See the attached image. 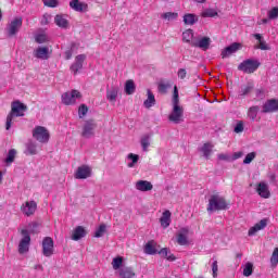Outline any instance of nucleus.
Returning <instances> with one entry per match:
<instances>
[{
    "label": "nucleus",
    "mask_w": 278,
    "mask_h": 278,
    "mask_svg": "<svg viewBox=\"0 0 278 278\" xmlns=\"http://www.w3.org/2000/svg\"><path fill=\"white\" fill-rule=\"evenodd\" d=\"M225 210H229V204L227 203L225 197L218 193L212 194L208 199L206 212L212 214V212H223Z\"/></svg>",
    "instance_id": "1"
},
{
    "label": "nucleus",
    "mask_w": 278,
    "mask_h": 278,
    "mask_svg": "<svg viewBox=\"0 0 278 278\" xmlns=\"http://www.w3.org/2000/svg\"><path fill=\"white\" fill-rule=\"evenodd\" d=\"M25 112H27V105L21 101L17 100L11 103V112L8 114L5 123L7 131H10L12 127V121L18 116H25Z\"/></svg>",
    "instance_id": "2"
},
{
    "label": "nucleus",
    "mask_w": 278,
    "mask_h": 278,
    "mask_svg": "<svg viewBox=\"0 0 278 278\" xmlns=\"http://www.w3.org/2000/svg\"><path fill=\"white\" fill-rule=\"evenodd\" d=\"M97 122L94 119H87L81 125V138H86L87 140H90V138H94L97 134Z\"/></svg>",
    "instance_id": "3"
},
{
    "label": "nucleus",
    "mask_w": 278,
    "mask_h": 278,
    "mask_svg": "<svg viewBox=\"0 0 278 278\" xmlns=\"http://www.w3.org/2000/svg\"><path fill=\"white\" fill-rule=\"evenodd\" d=\"M172 105L173 109L168 115V121L175 125L184 123V106H181L179 103H172Z\"/></svg>",
    "instance_id": "4"
},
{
    "label": "nucleus",
    "mask_w": 278,
    "mask_h": 278,
    "mask_svg": "<svg viewBox=\"0 0 278 278\" xmlns=\"http://www.w3.org/2000/svg\"><path fill=\"white\" fill-rule=\"evenodd\" d=\"M33 138H35V140L41 144H47V142H49V138H51V135L49 134V130L45 128V126H36L33 129Z\"/></svg>",
    "instance_id": "5"
},
{
    "label": "nucleus",
    "mask_w": 278,
    "mask_h": 278,
    "mask_svg": "<svg viewBox=\"0 0 278 278\" xmlns=\"http://www.w3.org/2000/svg\"><path fill=\"white\" fill-rule=\"evenodd\" d=\"M23 27V17H15L13 18L5 28L7 36L9 38H12L13 36H16L18 31H21V28Z\"/></svg>",
    "instance_id": "6"
},
{
    "label": "nucleus",
    "mask_w": 278,
    "mask_h": 278,
    "mask_svg": "<svg viewBox=\"0 0 278 278\" xmlns=\"http://www.w3.org/2000/svg\"><path fill=\"white\" fill-rule=\"evenodd\" d=\"M21 235L23 236V238L21 239L18 244V253L23 255L29 252V244H31V236L29 235V230L27 229H22Z\"/></svg>",
    "instance_id": "7"
},
{
    "label": "nucleus",
    "mask_w": 278,
    "mask_h": 278,
    "mask_svg": "<svg viewBox=\"0 0 278 278\" xmlns=\"http://www.w3.org/2000/svg\"><path fill=\"white\" fill-rule=\"evenodd\" d=\"M260 61L248 59L243 61L241 64H239L238 68L239 71H242L243 73H248L251 75V73H255L257 68H260Z\"/></svg>",
    "instance_id": "8"
},
{
    "label": "nucleus",
    "mask_w": 278,
    "mask_h": 278,
    "mask_svg": "<svg viewBox=\"0 0 278 278\" xmlns=\"http://www.w3.org/2000/svg\"><path fill=\"white\" fill-rule=\"evenodd\" d=\"M61 99L64 105H75V103H77V99H81V92L78 90L67 91L62 94Z\"/></svg>",
    "instance_id": "9"
},
{
    "label": "nucleus",
    "mask_w": 278,
    "mask_h": 278,
    "mask_svg": "<svg viewBox=\"0 0 278 278\" xmlns=\"http://www.w3.org/2000/svg\"><path fill=\"white\" fill-rule=\"evenodd\" d=\"M210 45H212L210 37H198L191 41V47H197L198 49H202V51H207Z\"/></svg>",
    "instance_id": "10"
},
{
    "label": "nucleus",
    "mask_w": 278,
    "mask_h": 278,
    "mask_svg": "<svg viewBox=\"0 0 278 278\" xmlns=\"http://www.w3.org/2000/svg\"><path fill=\"white\" fill-rule=\"evenodd\" d=\"M51 53H53V50L49 49V47H38L34 50V56L37 60H49Z\"/></svg>",
    "instance_id": "11"
},
{
    "label": "nucleus",
    "mask_w": 278,
    "mask_h": 278,
    "mask_svg": "<svg viewBox=\"0 0 278 278\" xmlns=\"http://www.w3.org/2000/svg\"><path fill=\"white\" fill-rule=\"evenodd\" d=\"M273 112H278V100L269 99L263 104V114H273Z\"/></svg>",
    "instance_id": "12"
},
{
    "label": "nucleus",
    "mask_w": 278,
    "mask_h": 278,
    "mask_svg": "<svg viewBox=\"0 0 278 278\" xmlns=\"http://www.w3.org/2000/svg\"><path fill=\"white\" fill-rule=\"evenodd\" d=\"M42 254L45 257H51L53 254V239L51 237H46L42 241Z\"/></svg>",
    "instance_id": "13"
},
{
    "label": "nucleus",
    "mask_w": 278,
    "mask_h": 278,
    "mask_svg": "<svg viewBox=\"0 0 278 278\" xmlns=\"http://www.w3.org/2000/svg\"><path fill=\"white\" fill-rule=\"evenodd\" d=\"M85 61H86V54H79L76 56L75 62L71 66V71L72 73H74V75H77V72L84 68Z\"/></svg>",
    "instance_id": "14"
},
{
    "label": "nucleus",
    "mask_w": 278,
    "mask_h": 278,
    "mask_svg": "<svg viewBox=\"0 0 278 278\" xmlns=\"http://www.w3.org/2000/svg\"><path fill=\"white\" fill-rule=\"evenodd\" d=\"M54 23L61 29H68V27H71V23L68 22L67 16L65 14H56L54 16Z\"/></svg>",
    "instance_id": "15"
},
{
    "label": "nucleus",
    "mask_w": 278,
    "mask_h": 278,
    "mask_svg": "<svg viewBox=\"0 0 278 278\" xmlns=\"http://www.w3.org/2000/svg\"><path fill=\"white\" fill-rule=\"evenodd\" d=\"M25 155H38V143L34 140H28L25 143Z\"/></svg>",
    "instance_id": "16"
},
{
    "label": "nucleus",
    "mask_w": 278,
    "mask_h": 278,
    "mask_svg": "<svg viewBox=\"0 0 278 278\" xmlns=\"http://www.w3.org/2000/svg\"><path fill=\"white\" fill-rule=\"evenodd\" d=\"M136 190H139V192H151L153 190V184L148 180H138L135 184Z\"/></svg>",
    "instance_id": "17"
},
{
    "label": "nucleus",
    "mask_w": 278,
    "mask_h": 278,
    "mask_svg": "<svg viewBox=\"0 0 278 278\" xmlns=\"http://www.w3.org/2000/svg\"><path fill=\"white\" fill-rule=\"evenodd\" d=\"M92 170L90 169L89 166L83 165L77 168V172L75 174L76 179H88L90 177Z\"/></svg>",
    "instance_id": "18"
},
{
    "label": "nucleus",
    "mask_w": 278,
    "mask_h": 278,
    "mask_svg": "<svg viewBox=\"0 0 278 278\" xmlns=\"http://www.w3.org/2000/svg\"><path fill=\"white\" fill-rule=\"evenodd\" d=\"M240 47L241 46L238 42H233L232 45L226 47L220 54L223 60H225L226 58H229L230 55H233L236 51H239Z\"/></svg>",
    "instance_id": "19"
},
{
    "label": "nucleus",
    "mask_w": 278,
    "mask_h": 278,
    "mask_svg": "<svg viewBox=\"0 0 278 278\" xmlns=\"http://www.w3.org/2000/svg\"><path fill=\"white\" fill-rule=\"evenodd\" d=\"M70 8H72V10L75 12H88V3L79 0H72L70 2Z\"/></svg>",
    "instance_id": "20"
},
{
    "label": "nucleus",
    "mask_w": 278,
    "mask_h": 278,
    "mask_svg": "<svg viewBox=\"0 0 278 278\" xmlns=\"http://www.w3.org/2000/svg\"><path fill=\"white\" fill-rule=\"evenodd\" d=\"M37 207L38 204H36V201L26 202L25 205L22 206V212L26 216H31L35 214Z\"/></svg>",
    "instance_id": "21"
},
{
    "label": "nucleus",
    "mask_w": 278,
    "mask_h": 278,
    "mask_svg": "<svg viewBox=\"0 0 278 278\" xmlns=\"http://www.w3.org/2000/svg\"><path fill=\"white\" fill-rule=\"evenodd\" d=\"M267 225H268V219H261L258 223H256L253 227L249 229L248 235L255 236L257 231H262V229H266Z\"/></svg>",
    "instance_id": "22"
},
{
    "label": "nucleus",
    "mask_w": 278,
    "mask_h": 278,
    "mask_svg": "<svg viewBox=\"0 0 278 278\" xmlns=\"http://www.w3.org/2000/svg\"><path fill=\"white\" fill-rule=\"evenodd\" d=\"M256 192L262 197V199L270 198V190L268 189V184L264 181L257 185Z\"/></svg>",
    "instance_id": "23"
},
{
    "label": "nucleus",
    "mask_w": 278,
    "mask_h": 278,
    "mask_svg": "<svg viewBox=\"0 0 278 278\" xmlns=\"http://www.w3.org/2000/svg\"><path fill=\"white\" fill-rule=\"evenodd\" d=\"M81 238H86V229L83 226H77L72 233V240L77 242Z\"/></svg>",
    "instance_id": "24"
},
{
    "label": "nucleus",
    "mask_w": 278,
    "mask_h": 278,
    "mask_svg": "<svg viewBox=\"0 0 278 278\" xmlns=\"http://www.w3.org/2000/svg\"><path fill=\"white\" fill-rule=\"evenodd\" d=\"M170 211L163 212L162 217L160 218L161 227H163V229L170 227Z\"/></svg>",
    "instance_id": "25"
},
{
    "label": "nucleus",
    "mask_w": 278,
    "mask_h": 278,
    "mask_svg": "<svg viewBox=\"0 0 278 278\" xmlns=\"http://www.w3.org/2000/svg\"><path fill=\"white\" fill-rule=\"evenodd\" d=\"M147 255H155L157 253V243L154 240L149 241L144 247Z\"/></svg>",
    "instance_id": "26"
},
{
    "label": "nucleus",
    "mask_w": 278,
    "mask_h": 278,
    "mask_svg": "<svg viewBox=\"0 0 278 278\" xmlns=\"http://www.w3.org/2000/svg\"><path fill=\"white\" fill-rule=\"evenodd\" d=\"M188 228L180 229V233L177 236V243L180 244V247H186L188 244Z\"/></svg>",
    "instance_id": "27"
},
{
    "label": "nucleus",
    "mask_w": 278,
    "mask_h": 278,
    "mask_svg": "<svg viewBox=\"0 0 278 278\" xmlns=\"http://www.w3.org/2000/svg\"><path fill=\"white\" fill-rule=\"evenodd\" d=\"M136 277V273L131 267H123L119 269V278H134Z\"/></svg>",
    "instance_id": "28"
},
{
    "label": "nucleus",
    "mask_w": 278,
    "mask_h": 278,
    "mask_svg": "<svg viewBox=\"0 0 278 278\" xmlns=\"http://www.w3.org/2000/svg\"><path fill=\"white\" fill-rule=\"evenodd\" d=\"M255 40H258V46H256V49H261V51H268V43H266V41L264 40V37H262V35L260 34H254L253 35Z\"/></svg>",
    "instance_id": "29"
},
{
    "label": "nucleus",
    "mask_w": 278,
    "mask_h": 278,
    "mask_svg": "<svg viewBox=\"0 0 278 278\" xmlns=\"http://www.w3.org/2000/svg\"><path fill=\"white\" fill-rule=\"evenodd\" d=\"M255 86L253 85V83H248L247 85L241 87L239 91V97H247L248 94H251Z\"/></svg>",
    "instance_id": "30"
},
{
    "label": "nucleus",
    "mask_w": 278,
    "mask_h": 278,
    "mask_svg": "<svg viewBox=\"0 0 278 278\" xmlns=\"http://www.w3.org/2000/svg\"><path fill=\"white\" fill-rule=\"evenodd\" d=\"M182 40L184 42H187L188 45L192 46V40H197V38H194V30L192 29H187L182 33Z\"/></svg>",
    "instance_id": "31"
},
{
    "label": "nucleus",
    "mask_w": 278,
    "mask_h": 278,
    "mask_svg": "<svg viewBox=\"0 0 278 278\" xmlns=\"http://www.w3.org/2000/svg\"><path fill=\"white\" fill-rule=\"evenodd\" d=\"M184 23L185 25H194L195 23H199V16L192 13H187L184 15Z\"/></svg>",
    "instance_id": "32"
},
{
    "label": "nucleus",
    "mask_w": 278,
    "mask_h": 278,
    "mask_svg": "<svg viewBox=\"0 0 278 278\" xmlns=\"http://www.w3.org/2000/svg\"><path fill=\"white\" fill-rule=\"evenodd\" d=\"M143 105L148 110H149V108H153V105H155V96L153 94V92L150 91V89H148V98L143 102Z\"/></svg>",
    "instance_id": "33"
},
{
    "label": "nucleus",
    "mask_w": 278,
    "mask_h": 278,
    "mask_svg": "<svg viewBox=\"0 0 278 278\" xmlns=\"http://www.w3.org/2000/svg\"><path fill=\"white\" fill-rule=\"evenodd\" d=\"M140 144L142 147V151H149V147H151V136L143 135L140 140Z\"/></svg>",
    "instance_id": "34"
},
{
    "label": "nucleus",
    "mask_w": 278,
    "mask_h": 278,
    "mask_svg": "<svg viewBox=\"0 0 278 278\" xmlns=\"http://www.w3.org/2000/svg\"><path fill=\"white\" fill-rule=\"evenodd\" d=\"M212 149H214V146L212 143H204L200 151L201 153H203L206 160H210V155H212Z\"/></svg>",
    "instance_id": "35"
},
{
    "label": "nucleus",
    "mask_w": 278,
    "mask_h": 278,
    "mask_svg": "<svg viewBox=\"0 0 278 278\" xmlns=\"http://www.w3.org/2000/svg\"><path fill=\"white\" fill-rule=\"evenodd\" d=\"M117 97H118V88L113 87L106 91L108 101L114 102V101H116Z\"/></svg>",
    "instance_id": "36"
},
{
    "label": "nucleus",
    "mask_w": 278,
    "mask_h": 278,
    "mask_svg": "<svg viewBox=\"0 0 278 278\" xmlns=\"http://www.w3.org/2000/svg\"><path fill=\"white\" fill-rule=\"evenodd\" d=\"M258 112H260V106L257 105L251 106L248 110V117L250 118V121H255V118H257Z\"/></svg>",
    "instance_id": "37"
},
{
    "label": "nucleus",
    "mask_w": 278,
    "mask_h": 278,
    "mask_svg": "<svg viewBox=\"0 0 278 278\" xmlns=\"http://www.w3.org/2000/svg\"><path fill=\"white\" fill-rule=\"evenodd\" d=\"M125 92L126 94H134L136 92V84L134 80H127L125 84Z\"/></svg>",
    "instance_id": "38"
},
{
    "label": "nucleus",
    "mask_w": 278,
    "mask_h": 278,
    "mask_svg": "<svg viewBox=\"0 0 278 278\" xmlns=\"http://www.w3.org/2000/svg\"><path fill=\"white\" fill-rule=\"evenodd\" d=\"M201 16L203 18H214V16H218V12L214 9H205L202 13Z\"/></svg>",
    "instance_id": "39"
},
{
    "label": "nucleus",
    "mask_w": 278,
    "mask_h": 278,
    "mask_svg": "<svg viewBox=\"0 0 278 278\" xmlns=\"http://www.w3.org/2000/svg\"><path fill=\"white\" fill-rule=\"evenodd\" d=\"M179 17V13L176 12H166L161 15V18H164L165 21H177Z\"/></svg>",
    "instance_id": "40"
},
{
    "label": "nucleus",
    "mask_w": 278,
    "mask_h": 278,
    "mask_svg": "<svg viewBox=\"0 0 278 278\" xmlns=\"http://www.w3.org/2000/svg\"><path fill=\"white\" fill-rule=\"evenodd\" d=\"M253 275V263L248 262L243 268V277H251Z\"/></svg>",
    "instance_id": "41"
},
{
    "label": "nucleus",
    "mask_w": 278,
    "mask_h": 278,
    "mask_svg": "<svg viewBox=\"0 0 278 278\" xmlns=\"http://www.w3.org/2000/svg\"><path fill=\"white\" fill-rule=\"evenodd\" d=\"M128 160H131V163H128V168H134L136 164H138V161L140 160V156L138 154L129 153Z\"/></svg>",
    "instance_id": "42"
},
{
    "label": "nucleus",
    "mask_w": 278,
    "mask_h": 278,
    "mask_svg": "<svg viewBox=\"0 0 278 278\" xmlns=\"http://www.w3.org/2000/svg\"><path fill=\"white\" fill-rule=\"evenodd\" d=\"M113 270H118L123 266V256H116L112 261Z\"/></svg>",
    "instance_id": "43"
},
{
    "label": "nucleus",
    "mask_w": 278,
    "mask_h": 278,
    "mask_svg": "<svg viewBox=\"0 0 278 278\" xmlns=\"http://www.w3.org/2000/svg\"><path fill=\"white\" fill-rule=\"evenodd\" d=\"M267 16L269 21H275L278 18V7H274L271 10L267 12Z\"/></svg>",
    "instance_id": "44"
},
{
    "label": "nucleus",
    "mask_w": 278,
    "mask_h": 278,
    "mask_svg": "<svg viewBox=\"0 0 278 278\" xmlns=\"http://www.w3.org/2000/svg\"><path fill=\"white\" fill-rule=\"evenodd\" d=\"M15 157H16V150L11 149L7 155L5 163L12 164V162H14Z\"/></svg>",
    "instance_id": "45"
},
{
    "label": "nucleus",
    "mask_w": 278,
    "mask_h": 278,
    "mask_svg": "<svg viewBox=\"0 0 278 278\" xmlns=\"http://www.w3.org/2000/svg\"><path fill=\"white\" fill-rule=\"evenodd\" d=\"M105 229H106L105 224H101L94 232V238H103V235L105 233Z\"/></svg>",
    "instance_id": "46"
},
{
    "label": "nucleus",
    "mask_w": 278,
    "mask_h": 278,
    "mask_svg": "<svg viewBox=\"0 0 278 278\" xmlns=\"http://www.w3.org/2000/svg\"><path fill=\"white\" fill-rule=\"evenodd\" d=\"M88 114V106L86 104H81L78 109V116L79 118H84Z\"/></svg>",
    "instance_id": "47"
},
{
    "label": "nucleus",
    "mask_w": 278,
    "mask_h": 278,
    "mask_svg": "<svg viewBox=\"0 0 278 278\" xmlns=\"http://www.w3.org/2000/svg\"><path fill=\"white\" fill-rule=\"evenodd\" d=\"M256 155L257 154L255 152L248 153L245 159L243 160V164H251V162L255 160Z\"/></svg>",
    "instance_id": "48"
},
{
    "label": "nucleus",
    "mask_w": 278,
    "mask_h": 278,
    "mask_svg": "<svg viewBox=\"0 0 278 278\" xmlns=\"http://www.w3.org/2000/svg\"><path fill=\"white\" fill-rule=\"evenodd\" d=\"M270 262H271L273 266H277V264H278V248L274 249V252L270 257Z\"/></svg>",
    "instance_id": "49"
},
{
    "label": "nucleus",
    "mask_w": 278,
    "mask_h": 278,
    "mask_svg": "<svg viewBox=\"0 0 278 278\" xmlns=\"http://www.w3.org/2000/svg\"><path fill=\"white\" fill-rule=\"evenodd\" d=\"M172 103H179V89L177 86L174 87Z\"/></svg>",
    "instance_id": "50"
},
{
    "label": "nucleus",
    "mask_w": 278,
    "mask_h": 278,
    "mask_svg": "<svg viewBox=\"0 0 278 278\" xmlns=\"http://www.w3.org/2000/svg\"><path fill=\"white\" fill-rule=\"evenodd\" d=\"M242 131H244V123H242V121H240L235 126V134H242Z\"/></svg>",
    "instance_id": "51"
},
{
    "label": "nucleus",
    "mask_w": 278,
    "mask_h": 278,
    "mask_svg": "<svg viewBox=\"0 0 278 278\" xmlns=\"http://www.w3.org/2000/svg\"><path fill=\"white\" fill-rule=\"evenodd\" d=\"M36 42H38V45H42L45 42H47V35L45 34H40V35H37L36 38H35Z\"/></svg>",
    "instance_id": "52"
},
{
    "label": "nucleus",
    "mask_w": 278,
    "mask_h": 278,
    "mask_svg": "<svg viewBox=\"0 0 278 278\" xmlns=\"http://www.w3.org/2000/svg\"><path fill=\"white\" fill-rule=\"evenodd\" d=\"M51 14L46 13L41 18V25H49L51 23Z\"/></svg>",
    "instance_id": "53"
},
{
    "label": "nucleus",
    "mask_w": 278,
    "mask_h": 278,
    "mask_svg": "<svg viewBox=\"0 0 278 278\" xmlns=\"http://www.w3.org/2000/svg\"><path fill=\"white\" fill-rule=\"evenodd\" d=\"M177 76H178V79L184 80L188 76V72L186 71V68H179L177 72Z\"/></svg>",
    "instance_id": "54"
},
{
    "label": "nucleus",
    "mask_w": 278,
    "mask_h": 278,
    "mask_svg": "<svg viewBox=\"0 0 278 278\" xmlns=\"http://www.w3.org/2000/svg\"><path fill=\"white\" fill-rule=\"evenodd\" d=\"M45 5L48 8H56L58 0H43Z\"/></svg>",
    "instance_id": "55"
},
{
    "label": "nucleus",
    "mask_w": 278,
    "mask_h": 278,
    "mask_svg": "<svg viewBox=\"0 0 278 278\" xmlns=\"http://www.w3.org/2000/svg\"><path fill=\"white\" fill-rule=\"evenodd\" d=\"M213 277H218V261H215L212 265Z\"/></svg>",
    "instance_id": "56"
},
{
    "label": "nucleus",
    "mask_w": 278,
    "mask_h": 278,
    "mask_svg": "<svg viewBox=\"0 0 278 278\" xmlns=\"http://www.w3.org/2000/svg\"><path fill=\"white\" fill-rule=\"evenodd\" d=\"M75 46H72L71 49H67L65 52H64V55H65V60H71L73 58V48Z\"/></svg>",
    "instance_id": "57"
},
{
    "label": "nucleus",
    "mask_w": 278,
    "mask_h": 278,
    "mask_svg": "<svg viewBox=\"0 0 278 278\" xmlns=\"http://www.w3.org/2000/svg\"><path fill=\"white\" fill-rule=\"evenodd\" d=\"M166 90H168V85L166 84H159V92H162L163 94H166Z\"/></svg>",
    "instance_id": "58"
},
{
    "label": "nucleus",
    "mask_w": 278,
    "mask_h": 278,
    "mask_svg": "<svg viewBox=\"0 0 278 278\" xmlns=\"http://www.w3.org/2000/svg\"><path fill=\"white\" fill-rule=\"evenodd\" d=\"M159 255H162V257H168V249H161V251H159Z\"/></svg>",
    "instance_id": "59"
},
{
    "label": "nucleus",
    "mask_w": 278,
    "mask_h": 278,
    "mask_svg": "<svg viewBox=\"0 0 278 278\" xmlns=\"http://www.w3.org/2000/svg\"><path fill=\"white\" fill-rule=\"evenodd\" d=\"M242 155H244V153L242 151L235 152L232 155V160H240V157H242Z\"/></svg>",
    "instance_id": "60"
},
{
    "label": "nucleus",
    "mask_w": 278,
    "mask_h": 278,
    "mask_svg": "<svg viewBox=\"0 0 278 278\" xmlns=\"http://www.w3.org/2000/svg\"><path fill=\"white\" fill-rule=\"evenodd\" d=\"M218 160H222V161H224V162H228V160H229V155H227V154H218Z\"/></svg>",
    "instance_id": "61"
},
{
    "label": "nucleus",
    "mask_w": 278,
    "mask_h": 278,
    "mask_svg": "<svg viewBox=\"0 0 278 278\" xmlns=\"http://www.w3.org/2000/svg\"><path fill=\"white\" fill-rule=\"evenodd\" d=\"M166 257V260H168V262H175V260H176V257H175V255H173V254H167V256H165Z\"/></svg>",
    "instance_id": "62"
},
{
    "label": "nucleus",
    "mask_w": 278,
    "mask_h": 278,
    "mask_svg": "<svg viewBox=\"0 0 278 278\" xmlns=\"http://www.w3.org/2000/svg\"><path fill=\"white\" fill-rule=\"evenodd\" d=\"M264 94V89H256V97H262Z\"/></svg>",
    "instance_id": "63"
},
{
    "label": "nucleus",
    "mask_w": 278,
    "mask_h": 278,
    "mask_svg": "<svg viewBox=\"0 0 278 278\" xmlns=\"http://www.w3.org/2000/svg\"><path fill=\"white\" fill-rule=\"evenodd\" d=\"M35 270H42V265H35Z\"/></svg>",
    "instance_id": "64"
}]
</instances>
